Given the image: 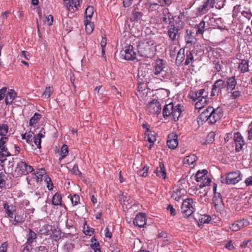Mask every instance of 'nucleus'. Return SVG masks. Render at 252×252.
Instances as JSON below:
<instances>
[{
  "label": "nucleus",
  "mask_w": 252,
  "mask_h": 252,
  "mask_svg": "<svg viewBox=\"0 0 252 252\" xmlns=\"http://www.w3.org/2000/svg\"><path fill=\"white\" fill-rule=\"evenodd\" d=\"M138 54L145 58H151L154 55L156 50V43L151 39H144L137 43Z\"/></svg>",
  "instance_id": "obj_1"
},
{
  "label": "nucleus",
  "mask_w": 252,
  "mask_h": 252,
  "mask_svg": "<svg viewBox=\"0 0 252 252\" xmlns=\"http://www.w3.org/2000/svg\"><path fill=\"white\" fill-rule=\"evenodd\" d=\"M184 24L183 21L178 20L176 21L175 24L173 23L168 26V35L171 40L175 41L178 39L180 34L179 32L183 29Z\"/></svg>",
  "instance_id": "obj_2"
},
{
  "label": "nucleus",
  "mask_w": 252,
  "mask_h": 252,
  "mask_svg": "<svg viewBox=\"0 0 252 252\" xmlns=\"http://www.w3.org/2000/svg\"><path fill=\"white\" fill-rule=\"evenodd\" d=\"M203 111L200 115V119L208 122L209 124H214L222 116V113L220 111Z\"/></svg>",
  "instance_id": "obj_3"
},
{
  "label": "nucleus",
  "mask_w": 252,
  "mask_h": 252,
  "mask_svg": "<svg viewBox=\"0 0 252 252\" xmlns=\"http://www.w3.org/2000/svg\"><path fill=\"white\" fill-rule=\"evenodd\" d=\"M193 201L192 198H187L184 200L181 206V212L185 217L190 216L195 211L193 205Z\"/></svg>",
  "instance_id": "obj_4"
},
{
  "label": "nucleus",
  "mask_w": 252,
  "mask_h": 252,
  "mask_svg": "<svg viewBox=\"0 0 252 252\" xmlns=\"http://www.w3.org/2000/svg\"><path fill=\"white\" fill-rule=\"evenodd\" d=\"M242 175L240 171L228 173L225 178H222L221 182L226 184H235L242 180Z\"/></svg>",
  "instance_id": "obj_5"
},
{
  "label": "nucleus",
  "mask_w": 252,
  "mask_h": 252,
  "mask_svg": "<svg viewBox=\"0 0 252 252\" xmlns=\"http://www.w3.org/2000/svg\"><path fill=\"white\" fill-rule=\"evenodd\" d=\"M17 96V94L13 90H9L5 94V102L8 110L15 108V106L19 105L16 104V101H14Z\"/></svg>",
  "instance_id": "obj_6"
},
{
  "label": "nucleus",
  "mask_w": 252,
  "mask_h": 252,
  "mask_svg": "<svg viewBox=\"0 0 252 252\" xmlns=\"http://www.w3.org/2000/svg\"><path fill=\"white\" fill-rule=\"evenodd\" d=\"M133 49V46L130 45L126 47L125 50L121 51V56L126 60L132 61L136 59V54Z\"/></svg>",
  "instance_id": "obj_7"
},
{
  "label": "nucleus",
  "mask_w": 252,
  "mask_h": 252,
  "mask_svg": "<svg viewBox=\"0 0 252 252\" xmlns=\"http://www.w3.org/2000/svg\"><path fill=\"white\" fill-rule=\"evenodd\" d=\"M17 168L19 169L18 172L19 176L26 175L33 171V168L32 166L23 161H20L17 163Z\"/></svg>",
  "instance_id": "obj_8"
},
{
  "label": "nucleus",
  "mask_w": 252,
  "mask_h": 252,
  "mask_svg": "<svg viewBox=\"0 0 252 252\" xmlns=\"http://www.w3.org/2000/svg\"><path fill=\"white\" fill-rule=\"evenodd\" d=\"M80 1L82 0H64V5L67 8L68 11L72 14L78 10Z\"/></svg>",
  "instance_id": "obj_9"
},
{
  "label": "nucleus",
  "mask_w": 252,
  "mask_h": 252,
  "mask_svg": "<svg viewBox=\"0 0 252 252\" xmlns=\"http://www.w3.org/2000/svg\"><path fill=\"white\" fill-rule=\"evenodd\" d=\"M214 206L217 212H220L223 208V203L220 193H215L213 198Z\"/></svg>",
  "instance_id": "obj_10"
},
{
  "label": "nucleus",
  "mask_w": 252,
  "mask_h": 252,
  "mask_svg": "<svg viewBox=\"0 0 252 252\" xmlns=\"http://www.w3.org/2000/svg\"><path fill=\"white\" fill-rule=\"evenodd\" d=\"M160 15V20L161 22H163L164 24H170L174 23L171 21V20L173 19V16L170 12L168 8L163 9Z\"/></svg>",
  "instance_id": "obj_11"
},
{
  "label": "nucleus",
  "mask_w": 252,
  "mask_h": 252,
  "mask_svg": "<svg viewBox=\"0 0 252 252\" xmlns=\"http://www.w3.org/2000/svg\"><path fill=\"white\" fill-rule=\"evenodd\" d=\"M234 141L235 143V150L237 152H239L244 145V141L243 137L239 132L235 133L234 134Z\"/></svg>",
  "instance_id": "obj_12"
},
{
  "label": "nucleus",
  "mask_w": 252,
  "mask_h": 252,
  "mask_svg": "<svg viewBox=\"0 0 252 252\" xmlns=\"http://www.w3.org/2000/svg\"><path fill=\"white\" fill-rule=\"evenodd\" d=\"M165 61L162 59H158L154 66V73L155 75H158L160 74L163 71L165 68Z\"/></svg>",
  "instance_id": "obj_13"
},
{
  "label": "nucleus",
  "mask_w": 252,
  "mask_h": 252,
  "mask_svg": "<svg viewBox=\"0 0 252 252\" xmlns=\"http://www.w3.org/2000/svg\"><path fill=\"white\" fill-rule=\"evenodd\" d=\"M146 223V219L145 215L142 213L138 214L133 220L134 224L139 227H143Z\"/></svg>",
  "instance_id": "obj_14"
},
{
  "label": "nucleus",
  "mask_w": 252,
  "mask_h": 252,
  "mask_svg": "<svg viewBox=\"0 0 252 252\" xmlns=\"http://www.w3.org/2000/svg\"><path fill=\"white\" fill-rule=\"evenodd\" d=\"M154 173L156 174L158 177L165 179L166 178V173L164 164L162 162H159V166L155 170Z\"/></svg>",
  "instance_id": "obj_15"
},
{
  "label": "nucleus",
  "mask_w": 252,
  "mask_h": 252,
  "mask_svg": "<svg viewBox=\"0 0 252 252\" xmlns=\"http://www.w3.org/2000/svg\"><path fill=\"white\" fill-rule=\"evenodd\" d=\"M148 109L149 110H161V104L159 103L158 99H154L152 101L149 102L148 104Z\"/></svg>",
  "instance_id": "obj_16"
},
{
  "label": "nucleus",
  "mask_w": 252,
  "mask_h": 252,
  "mask_svg": "<svg viewBox=\"0 0 252 252\" xmlns=\"http://www.w3.org/2000/svg\"><path fill=\"white\" fill-rule=\"evenodd\" d=\"M193 50H185V65H188L194 61V57L193 56Z\"/></svg>",
  "instance_id": "obj_17"
},
{
  "label": "nucleus",
  "mask_w": 252,
  "mask_h": 252,
  "mask_svg": "<svg viewBox=\"0 0 252 252\" xmlns=\"http://www.w3.org/2000/svg\"><path fill=\"white\" fill-rule=\"evenodd\" d=\"M237 82L235 76H232L227 78L226 81L227 90L232 91L235 89Z\"/></svg>",
  "instance_id": "obj_18"
},
{
  "label": "nucleus",
  "mask_w": 252,
  "mask_h": 252,
  "mask_svg": "<svg viewBox=\"0 0 252 252\" xmlns=\"http://www.w3.org/2000/svg\"><path fill=\"white\" fill-rule=\"evenodd\" d=\"M185 49L181 48L178 52L176 59V64L180 65L185 60Z\"/></svg>",
  "instance_id": "obj_19"
},
{
  "label": "nucleus",
  "mask_w": 252,
  "mask_h": 252,
  "mask_svg": "<svg viewBox=\"0 0 252 252\" xmlns=\"http://www.w3.org/2000/svg\"><path fill=\"white\" fill-rule=\"evenodd\" d=\"M205 22L203 20L199 24L195 25L194 28L196 29V34L197 35H202L203 34L204 31L207 30V29L205 28Z\"/></svg>",
  "instance_id": "obj_20"
},
{
  "label": "nucleus",
  "mask_w": 252,
  "mask_h": 252,
  "mask_svg": "<svg viewBox=\"0 0 252 252\" xmlns=\"http://www.w3.org/2000/svg\"><path fill=\"white\" fill-rule=\"evenodd\" d=\"M173 138L170 139V135L168 136V140L167 141V145L171 149H175L178 145L177 137L174 136Z\"/></svg>",
  "instance_id": "obj_21"
},
{
  "label": "nucleus",
  "mask_w": 252,
  "mask_h": 252,
  "mask_svg": "<svg viewBox=\"0 0 252 252\" xmlns=\"http://www.w3.org/2000/svg\"><path fill=\"white\" fill-rule=\"evenodd\" d=\"M207 173L208 171L206 169L198 171L195 176V180L198 182H201L207 177Z\"/></svg>",
  "instance_id": "obj_22"
},
{
  "label": "nucleus",
  "mask_w": 252,
  "mask_h": 252,
  "mask_svg": "<svg viewBox=\"0 0 252 252\" xmlns=\"http://www.w3.org/2000/svg\"><path fill=\"white\" fill-rule=\"evenodd\" d=\"M208 98L202 97V98L197 101L195 104V109L201 110L202 109L208 102Z\"/></svg>",
  "instance_id": "obj_23"
},
{
  "label": "nucleus",
  "mask_w": 252,
  "mask_h": 252,
  "mask_svg": "<svg viewBox=\"0 0 252 252\" xmlns=\"http://www.w3.org/2000/svg\"><path fill=\"white\" fill-rule=\"evenodd\" d=\"M84 25L85 26L86 32L88 34H91L93 32L94 29L93 23L91 22L89 19H86L84 21Z\"/></svg>",
  "instance_id": "obj_24"
},
{
  "label": "nucleus",
  "mask_w": 252,
  "mask_h": 252,
  "mask_svg": "<svg viewBox=\"0 0 252 252\" xmlns=\"http://www.w3.org/2000/svg\"><path fill=\"white\" fill-rule=\"evenodd\" d=\"M197 158L194 155L187 156L184 158L183 162L184 164H188L189 165L193 164L197 160Z\"/></svg>",
  "instance_id": "obj_25"
},
{
  "label": "nucleus",
  "mask_w": 252,
  "mask_h": 252,
  "mask_svg": "<svg viewBox=\"0 0 252 252\" xmlns=\"http://www.w3.org/2000/svg\"><path fill=\"white\" fill-rule=\"evenodd\" d=\"M249 61L246 60H242L239 64V69L242 72H245L249 70Z\"/></svg>",
  "instance_id": "obj_26"
},
{
  "label": "nucleus",
  "mask_w": 252,
  "mask_h": 252,
  "mask_svg": "<svg viewBox=\"0 0 252 252\" xmlns=\"http://www.w3.org/2000/svg\"><path fill=\"white\" fill-rule=\"evenodd\" d=\"M145 8L148 9L149 11H153L158 8L159 3H151V2H145Z\"/></svg>",
  "instance_id": "obj_27"
},
{
  "label": "nucleus",
  "mask_w": 252,
  "mask_h": 252,
  "mask_svg": "<svg viewBox=\"0 0 252 252\" xmlns=\"http://www.w3.org/2000/svg\"><path fill=\"white\" fill-rule=\"evenodd\" d=\"M143 15V12L141 11H132V16L130 18L132 22L138 21Z\"/></svg>",
  "instance_id": "obj_28"
},
{
  "label": "nucleus",
  "mask_w": 252,
  "mask_h": 252,
  "mask_svg": "<svg viewBox=\"0 0 252 252\" xmlns=\"http://www.w3.org/2000/svg\"><path fill=\"white\" fill-rule=\"evenodd\" d=\"M194 32L190 30H187L186 31V35L185 36V39L188 43H191L194 39L193 34Z\"/></svg>",
  "instance_id": "obj_29"
},
{
  "label": "nucleus",
  "mask_w": 252,
  "mask_h": 252,
  "mask_svg": "<svg viewBox=\"0 0 252 252\" xmlns=\"http://www.w3.org/2000/svg\"><path fill=\"white\" fill-rule=\"evenodd\" d=\"M41 115L38 113H35L34 116L30 120V126H33L34 124L38 123L41 118Z\"/></svg>",
  "instance_id": "obj_30"
},
{
  "label": "nucleus",
  "mask_w": 252,
  "mask_h": 252,
  "mask_svg": "<svg viewBox=\"0 0 252 252\" xmlns=\"http://www.w3.org/2000/svg\"><path fill=\"white\" fill-rule=\"evenodd\" d=\"M62 196L58 193H56L53 196L52 202L55 206H58L61 204Z\"/></svg>",
  "instance_id": "obj_31"
},
{
  "label": "nucleus",
  "mask_w": 252,
  "mask_h": 252,
  "mask_svg": "<svg viewBox=\"0 0 252 252\" xmlns=\"http://www.w3.org/2000/svg\"><path fill=\"white\" fill-rule=\"evenodd\" d=\"M210 0H205L203 4L200 5L198 8V12L200 13H204L207 11L206 10L207 8L209 6Z\"/></svg>",
  "instance_id": "obj_32"
},
{
  "label": "nucleus",
  "mask_w": 252,
  "mask_h": 252,
  "mask_svg": "<svg viewBox=\"0 0 252 252\" xmlns=\"http://www.w3.org/2000/svg\"><path fill=\"white\" fill-rule=\"evenodd\" d=\"M211 220V218L208 215H203L199 219L198 224L201 225L204 223H209Z\"/></svg>",
  "instance_id": "obj_33"
},
{
  "label": "nucleus",
  "mask_w": 252,
  "mask_h": 252,
  "mask_svg": "<svg viewBox=\"0 0 252 252\" xmlns=\"http://www.w3.org/2000/svg\"><path fill=\"white\" fill-rule=\"evenodd\" d=\"M68 150L67 146L65 144L63 145V146L62 147L61 150V157L60 158L59 160H61V159L65 158L66 157L67 155L68 154Z\"/></svg>",
  "instance_id": "obj_34"
},
{
  "label": "nucleus",
  "mask_w": 252,
  "mask_h": 252,
  "mask_svg": "<svg viewBox=\"0 0 252 252\" xmlns=\"http://www.w3.org/2000/svg\"><path fill=\"white\" fill-rule=\"evenodd\" d=\"M53 92V88L52 87H46L44 93L42 94V97L44 98H48L50 97Z\"/></svg>",
  "instance_id": "obj_35"
},
{
  "label": "nucleus",
  "mask_w": 252,
  "mask_h": 252,
  "mask_svg": "<svg viewBox=\"0 0 252 252\" xmlns=\"http://www.w3.org/2000/svg\"><path fill=\"white\" fill-rule=\"evenodd\" d=\"M241 13L243 16L247 18L249 20H250L252 16V13L250 8L245 7Z\"/></svg>",
  "instance_id": "obj_36"
},
{
  "label": "nucleus",
  "mask_w": 252,
  "mask_h": 252,
  "mask_svg": "<svg viewBox=\"0 0 252 252\" xmlns=\"http://www.w3.org/2000/svg\"><path fill=\"white\" fill-rule=\"evenodd\" d=\"M8 131V126L6 124L0 125V135L5 137Z\"/></svg>",
  "instance_id": "obj_37"
},
{
  "label": "nucleus",
  "mask_w": 252,
  "mask_h": 252,
  "mask_svg": "<svg viewBox=\"0 0 252 252\" xmlns=\"http://www.w3.org/2000/svg\"><path fill=\"white\" fill-rule=\"evenodd\" d=\"M215 134L213 131L210 132L207 136L205 142L203 144H210L214 141Z\"/></svg>",
  "instance_id": "obj_38"
},
{
  "label": "nucleus",
  "mask_w": 252,
  "mask_h": 252,
  "mask_svg": "<svg viewBox=\"0 0 252 252\" xmlns=\"http://www.w3.org/2000/svg\"><path fill=\"white\" fill-rule=\"evenodd\" d=\"M36 238V234L35 232L32 231L31 229H30L29 231V238L27 240V243L26 244L30 245L31 243H32L33 240L35 239Z\"/></svg>",
  "instance_id": "obj_39"
},
{
  "label": "nucleus",
  "mask_w": 252,
  "mask_h": 252,
  "mask_svg": "<svg viewBox=\"0 0 252 252\" xmlns=\"http://www.w3.org/2000/svg\"><path fill=\"white\" fill-rule=\"evenodd\" d=\"M144 3V1L140 0L138 3L133 6V11L142 12L143 8L145 7Z\"/></svg>",
  "instance_id": "obj_40"
},
{
  "label": "nucleus",
  "mask_w": 252,
  "mask_h": 252,
  "mask_svg": "<svg viewBox=\"0 0 252 252\" xmlns=\"http://www.w3.org/2000/svg\"><path fill=\"white\" fill-rule=\"evenodd\" d=\"M145 138L147 139V140L150 143H154V142L156 140V133L154 132L152 133V132L149 133H145Z\"/></svg>",
  "instance_id": "obj_41"
},
{
  "label": "nucleus",
  "mask_w": 252,
  "mask_h": 252,
  "mask_svg": "<svg viewBox=\"0 0 252 252\" xmlns=\"http://www.w3.org/2000/svg\"><path fill=\"white\" fill-rule=\"evenodd\" d=\"M94 7L93 6H89L86 9L85 11V16L86 17V19L88 18L89 19H91L93 14H94Z\"/></svg>",
  "instance_id": "obj_42"
},
{
  "label": "nucleus",
  "mask_w": 252,
  "mask_h": 252,
  "mask_svg": "<svg viewBox=\"0 0 252 252\" xmlns=\"http://www.w3.org/2000/svg\"><path fill=\"white\" fill-rule=\"evenodd\" d=\"M241 224L239 222V220L236 221L232 224L230 228L233 231H237L242 228V225H241Z\"/></svg>",
  "instance_id": "obj_43"
},
{
  "label": "nucleus",
  "mask_w": 252,
  "mask_h": 252,
  "mask_svg": "<svg viewBox=\"0 0 252 252\" xmlns=\"http://www.w3.org/2000/svg\"><path fill=\"white\" fill-rule=\"evenodd\" d=\"M224 85V81L221 79H219L217 80L213 84L215 87L218 88L219 90H220L221 91L223 88Z\"/></svg>",
  "instance_id": "obj_44"
},
{
  "label": "nucleus",
  "mask_w": 252,
  "mask_h": 252,
  "mask_svg": "<svg viewBox=\"0 0 252 252\" xmlns=\"http://www.w3.org/2000/svg\"><path fill=\"white\" fill-rule=\"evenodd\" d=\"M189 96L194 102L198 101L201 98L200 95H198L196 92H190Z\"/></svg>",
  "instance_id": "obj_45"
},
{
  "label": "nucleus",
  "mask_w": 252,
  "mask_h": 252,
  "mask_svg": "<svg viewBox=\"0 0 252 252\" xmlns=\"http://www.w3.org/2000/svg\"><path fill=\"white\" fill-rule=\"evenodd\" d=\"M74 248V245L70 242H66L63 246V249L67 252L72 251Z\"/></svg>",
  "instance_id": "obj_46"
},
{
  "label": "nucleus",
  "mask_w": 252,
  "mask_h": 252,
  "mask_svg": "<svg viewBox=\"0 0 252 252\" xmlns=\"http://www.w3.org/2000/svg\"><path fill=\"white\" fill-rule=\"evenodd\" d=\"M211 182V179L207 176L201 182V184L199 185V187L200 188H202L204 187L209 186Z\"/></svg>",
  "instance_id": "obj_47"
},
{
  "label": "nucleus",
  "mask_w": 252,
  "mask_h": 252,
  "mask_svg": "<svg viewBox=\"0 0 252 252\" xmlns=\"http://www.w3.org/2000/svg\"><path fill=\"white\" fill-rule=\"evenodd\" d=\"M5 172H0V188H2L5 185Z\"/></svg>",
  "instance_id": "obj_48"
},
{
  "label": "nucleus",
  "mask_w": 252,
  "mask_h": 252,
  "mask_svg": "<svg viewBox=\"0 0 252 252\" xmlns=\"http://www.w3.org/2000/svg\"><path fill=\"white\" fill-rule=\"evenodd\" d=\"M149 169V167L147 166H145L143 169L140 170L138 172V174L140 176L145 177L147 176L148 174V171Z\"/></svg>",
  "instance_id": "obj_49"
},
{
  "label": "nucleus",
  "mask_w": 252,
  "mask_h": 252,
  "mask_svg": "<svg viewBox=\"0 0 252 252\" xmlns=\"http://www.w3.org/2000/svg\"><path fill=\"white\" fill-rule=\"evenodd\" d=\"M158 2L161 6H168L172 3V0H158Z\"/></svg>",
  "instance_id": "obj_50"
},
{
  "label": "nucleus",
  "mask_w": 252,
  "mask_h": 252,
  "mask_svg": "<svg viewBox=\"0 0 252 252\" xmlns=\"http://www.w3.org/2000/svg\"><path fill=\"white\" fill-rule=\"evenodd\" d=\"M71 200L73 205H77L80 201V197L78 194H75L71 197Z\"/></svg>",
  "instance_id": "obj_51"
},
{
  "label": "nucleus",
  "mask_w": 252,
  "mask_h": 252,
  "mask_svg": "<svg viewBox=\"0 0 252 252\" xmlns=\"http://www.w3.org/2000/svg\"><path fill=\"white\" fill-rule=\"evenodd\" d=\"M198 95H200V97H206L208 98V92H206L205 89H200L197 91H196Z\"/></svg>",
  "instance_id": "obj_52"
},
{
  "label": "nucleus",
  "mask_w": 252,
  "mask_h": 252,
  "mask_svg": "<svg viewBox=\"0 0 252 252\" xmlns=\"http://www.w3.org/2000/svg\"><path fill=\"white\" fill-rule=\"evenodd\" d=\"M175 102H170L168 104H165L162 110H174Z\"/></svg>",
  "instance_id": "obj_53"
},
{
  "label": "nucleus",
  "mask_w": 252,
  "mask_h": 252,
  "mask_svg": "<svg viewBox=\"0 0 252 252\" xmlns=\"http://www.w3.org/2000/svg\"><path fill=\"white\" fill-rule=\"evenodd\" d=\"M221 91L219 90L218 88L215 87L214 85L212 86L211 95L212 96H218L219 93H221Z\"/></svg>",
  "instance_id": "obj_54"
},
{
  "label": "nucleus",
  "mask_w": 252,
  "mask_h": 252,
  "mask_svg": "<svg viewBox=\"0 0 252 252\" xmlns=\"http://www.w3.org/2000/svg\"><path fill=\"white\" fill-rule=\"evenodd\" d=\"M71 171L75 175H79V176H81V172L79 170L77 164H75L74 165Z\"/></svg>",
  "instance_id": "obj_55"
},
{
  "label": "nucleus",
  "mask_w": 252,
  "mask_h": 252,
  "mask_svg": "<svg viewBox=\"0 0 252 252\" xmlns=\"http://www.w3.org/2000/svg\"><path fill=\"white\" fill-rule=\"evenodd\" d=\"M182 111H172V116L173 117V120L174 121L178 120L179 117L181 115V113Z\"/></svg>",
  "instance_id": "obj_56"
},
{
  "label": "nucleus",
  "mask_w": 252,
  "mask_h": 252,
  "mask_svg": "<svg viewBox=\"0 0 252 252\" xmlns=\"http://www.w3.org/2000/svg\"><path fill=\"white\" fill-rule=\"evenodd\" d=\"M15 211V207L13 206H12L11 207L10 209L7 210L6 211V213L7 214V216L12 219L13 218V212Z\"/></svg>",
  "instance_id": "obj_57"
},
{
  "label": "nucleus",
  "mask_w": 252,
  "mask_h": 252,
  "mask_svg": "<svg viewBox=\"0 0 252 252\" xmlns=\"http://www.w3.org/2000/svg\"><path fill=\"white\" fill-rule=\"evenodd\" d=\"M8 138L6 137H2L0 139V149H4V144L7 142Z\"/></svg>",
  "instance_id": "obj_58"
},
{
  "label": "nucleus",
  "mask_w": 252,
  "mask_h": 252,
  "mask_svg": "<svg viewBox=\"0 0 252 252\" xmlns=\"http://www.w3.org/2000/svg\"><path fill=\"white\" fill-rule=\"evenodd\" d=\"M7 91V88L5 87H2L0 90V100H1L4 97Z\"/></svg>",
  "instance_id": "obj_59"
},
{
  "label": "nucleus",
  "mask_w": 252,
  "mask_h": 252,
  "mask_svg": "<svg viewBox=\"0 0 252 252\" xmlns=\"http://www.w3.org/2000/svg\"><path fill=\"white\" fill-rule=\"evenodd\" d=\"M167 209L170 212L171 216H174L176 214V210L171 204L168 205Z\"/></svg>",
  "instance_id": "obj_60"
},
{
  "label": "nucleus",
  "mask_w": 252,
  "mask_h": 252,
  "mask_svg": "<svg viewBox=\"0 0 252 252\" xmlns=\"http://www.w3.org/2000/svg\"><path fill=\"white\" fill-rule=\"evenodd\" d=\"M35 252H48V250L45 246H40L35 248Z\"/></svg>",
  "instance_id": "obj_61"
},
{
  "label": "nucleus",
  "mask_w": 252,
  "mask_h": 252,
  "mask_svg": "<svg viewBox=\"0 0 252 252\" xmlns=\"http://www.w3.org/2000/svg\"><path fill=\"white\" fill-rule=\"evenodd\" d=\"M214 64H215L214 68L217 70V71L219 72L221 70V65L219 62L214 61Z\"/></svg>",
  "instance_id": "obj_62"
},
{
  "label": "nucleus",
  "mask_w": 252,
  "mask_h": 252,
  "mask_svg": "<svg viewBox=\"0 0 252 252\" xmlns=\"http://www.w3.org/2000/svg\"><path fill=\"white\" fill-rule=\"evenodd\" d=\"M46 180L47 184V187L48 189L50 190H52L53 188V184L52 182L51 178L48 177L46 179Z\"/></svg>",
  "instance_id": "obj_63"
},
{
  "label": "nucleus",
  "mask_w": 252,
  "mask_h": 252,
  "mask_svg": "<svg viewBox=\"0 0 252 252\" xmlns=\"http://www.w3.org/2000/svg\"><path fill=\"white\" fill-rule=\"evenodd\" d=\"M7 243L4 242L0 247V252H6L7 251Z\"/></svg>",
  "instance_id": "obj_64"
}]
</instances>
